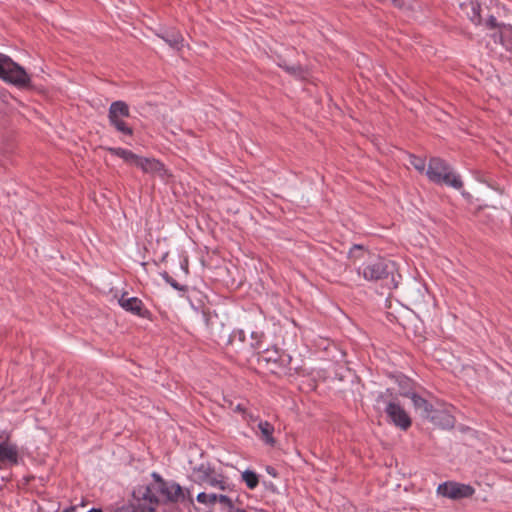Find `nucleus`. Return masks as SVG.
I'll list each match as a JSON object with an SVG mask.
<instances>
[{
	"instance_id": "3",
	"label": "nucleus",
	"mask_w": 512,
	"mask_h": 512,
	"mask_svg": "<svg viewBox=\"0 0 512 512\" xmlns=\"http://www.w3.org/2000/svg\"><path fill=\"white\" fill-rule=\"evenodd\" d=\"M426 175L430 181L436 184H445L455 189H460L463 186L460 176L447 162L438 157L430 159Z\"/></svg>"
},
{
	"instance_id": "2",
	"label": "nucleus",
	"mask_w": 512,
	"mask_h": 512,
	"mask_svg": "<svg viewBox=\"0 0 512 512\" xmlns=\"http://www.w3.org/2000/svg\"><path fill=\"white\" fill-rule=\"evenodd\" d=\"M375 407L382 410L386 414L387 421L398 429L407 431L411 427L412 419L392 389L387 388L377 394Z\"/></svg>"
},
{
	"instance_id": "6",
	"label": "nucleus",
	"mask_w": 512,
	"mask_h": 512,
	"mask_svg": "<svg viewBox=\"0 0 512 512\" xmlns=\"http://www.w3.org/2000/svg\"><path fill=\"white\" fill-rule=\"evenodd\" d=\"M156 492L163 496L166 503L184 502L186 499L183 488L174 481L164 480L160 474L153 472Z\"/></svg>"
},
{
	"instance_id": "34",
	"label": "nucleus",
	"mask_w": 512,
	"mask_h": 512,
	"mask_svg": "<svg viewBox=\"0 0 512 512\" xmlns=\"http://www.w3.org/2000/svg\"><path fill=\"white\" fill-rule=\"evenodd\" d=\"M62 512H76V509H75V507H68V508H65Z\"/></svg>"
},
{
	"instance_id": "19",
	"label": "nucleus",
	"mask_w": 512,
	"mask_h": 512,
	"mask_svg": "<svg viewBox=\"0 0 512 512\" xmlns=\"http://www.w3.org/2000/svg\"><path fill=\"white\" fill-rule=\"evenodd\" d=\"M242 481L246 484L247 488L250 490L255 489L259 484V476L258 474L250 469H246L241 474Z\"/></svg>"
},
{
	"instance_id": "23",
	"label": "nucleus",
	"mask_w": 512,
	"mask_h": 512,
	"mask_svg": "<svg viewBox=\"0 0 512 512\" xmlns=\"http://www.w3.org/2000/svg\"><path fill=\"white\" fill-rule=\"evenodd\" d=\"M162 278L168 283L171 287L178 291H185L186 287L184 285L179 284L175 279H173L167 272L162 274Z\"/></svg>"
},
{
	"instance_id": "12",
	"label": "nucleus",
	"mask_w": 512,
	"mask_h": 512,
	"mask_svg": "<svg viewBox=\"0 0 512 512\" xmlns=\"http://www.w3.org/2000/svg\"><path fill=\"white\" fill-rule=\"evenodd\" d=\"M402 395L404 397L410 398L414 407L418 410H421V414L423 417L433 419V405L429 403L422 396L418 395L415 392H403Z\"/></svg>"
},
{
	"instance_id": "26",
	"label": "nucleus",
	"mask_w": 512,
	"mask_h": 512,
	"mask_svg": "<svg viewBox=\"0 0 512 512\" xmlns=\"http://www.w3.org/2000/svg\"><path fill=\"white\" fill-rule=\"evenodd\" d=\"M114 512H137L136 509L132 505H122L120 507H117Z\"/></svg>"
},
{
	"instance_id": "27",
	"label": "nucleus",
	"mask_w": 512,
	"mask_h": 512,
	"mask_svg": "<svg viewBox=\"0 0 512 512\" xmlns=\"http://www.w3.org/2000/svg\"><path fill=\"white\" fill-rule=\"evenodd\" d=\"M286 70L290 73V74H293V75H298L300 74V72L302 71L301 67L300 66H287L286 67Z\"/></svg>"
},
{
	"instance_id": "31",
	"label": "nucleus",
	"mask_w": 512,
	"mask_h": 512,
	"mask_svg": "<svg viewBox=\"0 0 512 512\" xmlns=\"http://www.w3.org/2000/svg\"><path fill=\"white\" fill-rule=\"evenodd\" d=\"M243 417L249 421H254L257 418L256 416H254L252 413L248 412L247 410H246V415H243Z\"/></svg>"
},
{
	"instance_id": "10",
	"label": "nucleus",
	"mask_w": 512,
	"mask_h": 512,
	"mask_svg": "<svg viewBox=\"0 0 512 512\" xmlns=\"http://www.w3.org/2000/svg\"><path fill=\"white\" fill-rule=\"evenodd\" d=\"M136 167L148 174L163 175L165 173L164 165L155 158L139 156Z\"/></svg>"
},
{
	"instance_id": "30",
	"label": "nucleus",
	"mask_w": 512,
	"mask_h": 512,
	"mask_svg": "<svg viewBox=\"0 0 512 512\" xmlns=\"http://www.w3.org/2000/svg\"><path fill=\"white\" fill-rule=\"evenodd\" d=\"M235 411L242 413V415H246V409L242 404H237L235 407Z\"/></svg>"
},
{
	"instance_id": "14",
	"label": "nucleus",
	"mask_w": 512,
	"mask_h": 512,
	"mask_svg": "<svg viewBox=\"0 0 512 512\" xmlns=\"http://www.w3.org/2000/svg\"><path fill=\"white\" fill-rule=\"evenodd\" d=\"M460 6L471 22L475 25L481 24V4L479 0H468L461 3Z\"/></svg>"
},
{
	"instance_id": "17",
	"label": "nucleus",
	"mask_w": 512,
	"mask_h": 512,
	"mask_svg": "<svg viewBox=\"0 0 512 512\" xmlns=\"http://www.w3.org/2000/svg\"><path fill=\"white\" fill-rule=\"evenodd\" d=\"M205 484L221 491H227L229 489L227 477L215 470L211 473L208 479H206Z\"/></svg>"
},
{
	"instance_id": "24",
	"label": "nucleus",
	"mask_w": 512,
	"mask_h": 512,
	"mask_svg": "<svg viewBox=\"0 0 512 512\" xmlns=\"http://www.w3.org/2000/svg\"><path fill=\"white\" fill-rule=\"evenodd\" d=\"M216 498L217 502L224 504L228 508L229 512L235 507L232 499L227 495L216 494Z\"/></svg>"
},
{
	"instance_id": "1",
	"label": "nucleus",
	"mask_w": 512,
	"mask_h": 512,
	"mask_svg": "<svg viewBox=\"0 0 512 512\" xmlns=\"http://www.w3.org/2000/svg\"><path fill=\"white\" fill-rule=\"evenodd\" d=\"M356 271L365 281L379 283L388 290L396 289L401 280L395 262L379 256H370Z\"/></svg>"
},
{
	"instance_id": "16",
	"label": "nucleus",
	"mask_w": 512,
	"mask_h": 512,
	"mask_svg": "<svg viewBox=\"0 0 512 512\" xmlns=\"http://www.w3.org/2000/svg\"><path fill=\"white\" fill-rule=\"evenodd\" d=\"M258 429L260 430L261 440L266 445L274 446L276 443V440L273 437V433L275 431L274 426L268 421L260 420L258 422Z\"/></svg>"
},
{
	"instance_id": "29",
	"label": "nucleus",
	"mask_w": 512,
	"mask_h": 512,
	"mask_svg": "<svg viewBox=\"0 0 512 512\" xmlns=\"http://www.w3.org/2000/svg\"><path fill=\"white\" fill-rule=\"evenodd\" d=\"M183 490H184L185 495H186L185 501H189L190 503H193L194 502V498H193V495H192V492H191L190 488H186V489H183Z\"/></svg>"
},
{
	"instance_id": "25",
	"label": "nucleus",
	"mask_w": 512,
	"mask_h": 512,
	"mask_svg": "<svg viewBox=\"0 0 512 512\" xmlns=\"http://www.w3.org/2000/svg\"><path fill=\"white\" fill-rule=\"evenodd\" d=\"M486 25L491 29H495V28L505 29L506 28V25L499 24L497 22L496 17H494L493 15L489 16V18L486 21Z\"/></svg>"
},
{
	"instance_id": "35",
	"label": "nucleus",
	"mask_w": 512,
	"mask_h": 512,
	"mask_svg": "<svg viewBox=\"0 0 512 512\" xmlns=\"http://www.w3.org/2000/svg\"><path fill=\"white\" fill-rule=\"evenodd\" d=\"M87 512H103L101 508H91Z\"/></svg>"
},
{
	"instance_id": "38",
	"label": "nucleus",
	"mask_w": 512,
	"mask_h": 512,
	"mask_svg": "<svg viewBox=\"0 0 512 512\" xmlns=\"http://www.w3.org/2000/svg\"><path fill=\"white\" fill-rule=\"evenodd\" d=\"M354 248L360 249V248H361V246H359V245H355V246H354Z\"/></svg>"
},
{
	"instance_id": "20",
	"label": "nucleus",
	"mask_w": 512,
	"mask_h": 512,
	"mask_svg": "<svg viewBox=\"0 0 512 512\" xmlns=\"http://www.w3.org/2000/svg\"><path fill=\"white\" fill-rule=\"evenodd\" d=\"M246 340V332L243 329H235L229 336V343L236 347L237 350L242 349Z\"/></svg>"
},
{
	"instance_id": "11",
	"label": "nucleus",
	"mask_w": 512,
	"mask_h": 512,
	"mask_svg": "<svg viewBox=\"0 0 512 512\" xmlns=\"http://www.w3.org/2000/svg\"><path fill=\"white\" fill-rule=\"evenodd\" d=\"M157 36L167 43L173 50L180 51L184 47V38L182 34L175 29H166L158 33Z\"/></svg>"
},
{
	"instance_id": "33",
	"label": "nucleus",
	"mask_w": 512,
	"mask_h": 512,
	"mask_svg": "<svg viewBox=\"0 0 512 512\" xmlns=\"http://www.w3.org/2000/svg\"><path fill=\"white\" fill-rule=\"evenodd\" d=\"M267 472L272 475L273 477L276 476V472H275V469L272 468V467H267Z\"/></svg>"
},
{
	"instance_id": "15",
	"label": "nucleus",
	"mask_w": 512,
	"mask_h": 512,
	"mask_svg": "<svg viewBox=\"0 0 512 512\" xmlns=\"http://www.w3.org/2000/svg\"><path fill=\"white\" fill-rule=\"evenodd\" d=\"M214 470V467L209 463H201L198 466L193 467L191 479L195 484L200 486L205 485L206 479H208Z\"/></svg>"
},
{
	"instance_id": "4",
	"label": "nucleus",
	"mask_w": 512,
	"mask_h": 512,
	"mask_svg": "<svg viewBox=\"0 0 512 512\" xmlns=\"http://www.w3.org/2000/svg\"><path fill=\"white\" fill-rule=\"evenodd\" d=\"M0 78L17 88H25L31 82L30 76L25 69L6 55L0 62Z\"/></svg>"
},
{
	"instance_id": "5",
	"label": "nucleus",
	"mask_w": 512,
	"mask_h": 512,
	"mask_svg": "<svg viewBox=\"0 0 512 512\" xmlns=\"http://www.w3.org/2000/svg\"><path fill=\"white\" fill-rule=\"evenodd\" d=\"M130 116L129 105L122 100L114 101L108 109L109 124L119 133L125 136H132L133 129L125 121Z\"/></svg>"
},
{
	"instance_id": "8",
	"label": "nucleus",
	"mask_w": 512,
	"mask_h": 512,
	"mask_svg": "<svg viewBox=\"0 0 512 512\" xmlns=\"http://www.w3.org/2000/svg\"><path fill=\"white\" fill-rule=\"evenodd\" d=\"M155 485L151 487L150 485H142L139 486L138 489L134 492L137 497L147 503V506L143 507L142 512H154L156 506L159 504V499L156 494Z\"/></svg>"
},
{
	"instance_id": "36",
	"label": "nucleus",
	"mask_w": 512,
	"mask_h": 512,
	"mask_svg": "<svg viewBox=\"0 0 512 512\" xmlns=\"http://www.w3.org/2000/svg\"><path fill=\"white\" fill-rule=\"evenodd\" d=\"M4 56H5L4 54L0 53V62L2 61Z\"/></svg>"
},
{
	"instance_id": "21",
	"label": "nucleus",
	"mask_w": 512,
	"mask_h": 512,
	"mask_svg": "<svg viewBox=\"0 0 512 512\" xmlns=\"http://www.w3.org/2000/svg\"><path fill=\"white\" fill-rule=\"evenodd\" d=\"M196 500L198 503L203 504L207 507H213L215 503L217 502L216 494L215 493H205L200 492L196 496Z\"/></svg>"
},
{
	"instance_id": "22",
	"label": "nucleus",
	"mask_w": 512,
	"mask_h": 512,
	"mask_svg": "<svg viewBox=\"0 0 512 512\" xmlns=\"http://www.w3.org/2000/svg\"><path fill=\"white\" fill-rule=\"evenodd\" d=\"M410 164L420 173H423L426 168V160L422 157L415 156L413 154L409 155Z\"/></svg>"
},
{
	"instance_id": "37",
	"label": "nucleus",
	"mask_w": 512,
	"mask_h": 512,
	"mask_svg": "<svg viewBox=\"0 0 512 512\" xmlns=\"http://www.w3.org/2000/svg\"><path fill=\"white\" fill-rule=\"evenodd\" d=\"M255 336H256V333H255V332H252V333H251V337L253 338V337H255Z\"/></svg>"
},
{
	"instance_id": "18",
	"label": "nucleus",
	"mask_w": 512,
	"mask_h": 512,
	"mask_svg": "<svg viewBox=\"0 0 512 512\" xmlns=\"http://www.w3.org/2000/svg\"><path fill=\"white\" fill-rule=\"evenodd\" d=\"M109 151L113 155L123 159L125 162L136 166L139 155L133 153L132 151L121 147L110 148Z\"/></svg>"
},
{
	"instance_id": "13",
	"label": "nucleus",
	"mask_w": 512,
	"mask_h": 512,
	"mask_svg": "<svg viewBox=\"0 0 512 512\" xmlns=\"http://www.w3.org/2000/svg\"><path fill=\"white\" fill-rule=\"evenodd\" d=\"M8 435L5 440L0 443V460L10 464L18 463V446L14 443L7 441Z\"/></svg>"
},
{
	"instance_id": "28",
	"label": "nucleus",
	"mask_w": 512,
	"mask_h": 512,
	"mask_svg": "<svg viewBox=\"0 0 512 512\" xmlns=\"http://www.w3.org/2000/svg\"><path fill=\"white\" fill-rule=\"evenodd\" d=\"M492 37L494 38V41L495 42H499L501 43L502 45H505L504 44V40H503V31L500 30L499 32H495Z\"/></svg>"
},
{
	"instance_id": "7",
	"label": "nucleus",
	"mask_w": 512,
	"mask_h": 512,
	"mask_svg": "<svg viewBox=\"0 0 512 512\" xmlns=\"http://www.w3.org/2000/svg\"><path fill=\"white\" fill-rule=\"evenodd\" d=\"M436 493L450 500H461L472 497L475 494V488L470 484L445 481L438 485Z\"/></svg>"
},
{
	"instance_id": "32",
	"label": "nucleus",
	"mask_w": 512,
	"mask_h": 512,
	"mask_svg": "<svg viewBox=\"0 0 512 512\" xmlns=\"http://www.w3.org/2000/svg\"><path fill=\"white\" fill-rule=\"evenodd\" d=\"M393 4L396 6V7H402L404 5V0H392Z\"/></svg>"
},
{
	"instance_id": "9",
	"label": "nucleus",
	"mask_w": 512,
	"mask_h": 512,
	"mask_svg": "<svg viewBox=\"0 0 512 512\" xmlns=\"http://www.w3.org/2000/svg\"><path fill=\"white\" fill-rule=\"evenodd\" d=\"M119 305L125 310L134 315L145 317L147 310L144 309V305L141 299L137 297H126L122 295L118 300Z\"/></svg>"
}]
</instances>
